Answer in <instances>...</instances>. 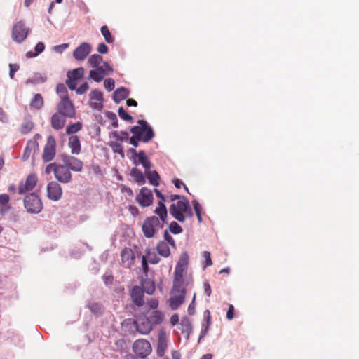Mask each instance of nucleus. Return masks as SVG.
Returning a JSON list of instances; mask_svg holds the SVG:
<instances>
[{
  "instance_id": "7c9ffc66",
  "label": "nucleus",
  "mask_w": 359,
  "mask_h": 359,
  "mask_svg": "<svg viewBox=\"0 0 359 359\" xmlns=\"http://www.w3.org/2000/svg\"><path fill=\"white\" fill-rule=\"evenodd\" d=\"M65 123V120L62 118L57 113L54 114L51 117V126L57 130L62 129Z\"/></svg>"
},
{
  "instance_id": "20e7f679",
  "label": "nucleus",
  "mask_w": 359,
  "mask_h": 359,
  "mask_svg": "<svg viewBox=\"0 0 359 359\" xmlns=\"http://www.w3.org/2000/svg\"><path fill=\"white\" fill-rule=\"evenodd\" d=\"M57 111L58 114L63 117L71 118L75 117L76 111L68 95L62 97L61 100L57 104Z\"/></svg>"
},
{
  "instance_id": "09e8293b",
  "label": "nucleus",
  "mask_w": 359,
  "mask_h": 359,
  "mask_svg": "<svg viewBox=\"0 0 359 359\" xmlns=\"http://www.w3.org/2000/svg\"><path fill=\"white\" fill-rule=\"evenodd\" d=\"M163 238L164 241H165L168 245H170L173 248H176V243L174 240V238L172 237V236L169 233L168 230H165L163 232Z\"/></svg>"
},
{
  "instance_id": "8fccbe9b",
  "label": "nucleus",
  "mask_w": 359,
  "mask_h": 359,
  "mask_svg": "<svg viewBox=\"0 0 359 359\" xmlns=\"http://www.w3.org/2000/svg\"><path fill=\"white\" fill-rule=\"evenodd\" d=\"M165 203V201H164V200L159 201L158 202V206L154 210L155 214L163 213V212H165L166 214V212H168V210H167Z\"/></svg>"
},
{
  "instance_id": "0e129e2a",
  "label": "nucleus",
  "mask_w": 359,
  "mask_h": 359,
  "mask_svg": "<svg viewBox=\"0 0 359 359\" xmlns=\"http://www.w3.org/2000/svg\"><path fill=\"white\" fill-rule=\"evenodd\" d=\"M203 320L205 321V325L210 326L211 325V315L209 310L206 309L203 313Z\"/></svg>"
},
{
  "instance_id": "b1692460",
  "label": "nucleus",
  "mask_w": 359,
  "mask_h": 359,
  "mask_svg": "<svg viewBox=\"0 0 359 359\" xmlns=\"http://www.w3.org/2000/svg\"><path fill=\"white\" fill-rule=\"evenodd\" d=\"M68 146L73 154H79L81 152V142L77 135H71L69 137Z\"/></svg>"
},
{
  "instance_id": "c756f323",
  "label": "nucleus",
  "mask_w": 359,
  "mask_h": 359,
  "mask_svg": "<svg viewBox=\"0 0 359 359\" xmlns=\"http://www.w3.org/2000/svg\"><path fill=\"white\" fill-rule=\"evenodd\" d=\"M47 77L45 74H42L39 72H35L33 74L32 78H29L26 80L25 83L27 85L28 84H39V83H43L46 81Z\"/></svg>"
},
{
  "instance_id": "4d7b16f0",
  "label": "nucleus",
  "mask_w": 359,
  "mask_h": 359,
  "mask_svg": "<svg viewBox=\"0 0 359 359\" xmlns=\"http://www.w3.org/2000/svg\"><path fill=\"white\" fill-rule=\"evenodd\" d=\"M19 68L20 66L18 64H9V76L11 79L14 78L15 74L18 71Z\"/></svg>"
},
{
  "instance_id": "412c9836",
  "label": "nucleus",
  "mask_w": 359,
  "mask_h": 359,
  "mask_svg": "<svg viewBox=\"0 0 359 359\" xmlns=\"http://www.w3.org/2000/svg\"><path fill=\"white\" fill-rule=\"evenodd\" d=\"M130 95V90L126 87L118 88L113 93V100L116 104H119Z\"/></svg>"
},
{
  "instance_id": "4c0bfd02",
  "label": "nucleus",
  "mask_w": 359,
  "mask_h": 359,
  "mask_svg": "<svg viewBox=\"0 0 359 359\" xmlns=\"http://www.w3.org/2000/svg\"><path fill=\"white\" fill-rule=\"evenodd\" d=\"M83 74L84 69L83 67H78L69 71L67 75L71 76L72 79L78 80L83 78Z\"/></svg>"
},
{
  "instance_id": "e2e57ef3",
  "label": "nucleus",
  "mask_w": 359,
  "mask_h": 359,
  "mask_svg": "<svg viewBox=\"0 0 359 359\" xmlns=\"http://www.w3.org/2000/svg\"><path fill=\"white\" fill-rule=\"evenodd\" d=\"M97 50L100 54H107L109 51V48L104 43H100L98 44Z\"/></svg>"
},
{
  "instance_id": "cd10ccee",
  "label": "nucleus",
  "mask_w": 359,
  "mask_h": 359,
  "mask_svg": "<svg viewBox=\"0 0 359 359\" xmlns=\"http://www.w3.org/2000/svg\"><path fill=\"white\" fill-rule=\"evenodd\" d=\"M146 318L149 320L152 325H159L163 322L164 319V315L162 311L159 310H154L151 312L149 316Z\"/></svg>"
},
{
  "instance_id": "aec40b11",
  "label": "nucleus",
  "mask_w": 359,
  "mask_h": 359,
  "mask_svg": "<svg viewBox=\"0 0 359 359\" xmlns=\"http://www.w3.org/2000/svg\"><path fill=\"white\" fill-rule=\"evenodd\" d=\"M180 325V330H181L182 333L186 334V338L188 339L189 338L190 334L193 330L191 320L187 316H184L182 318Z\"/></svg>"
},
{
  "instance_id": "ddd939ff",
  "label": "nucleus",
  "mask_w": 359,
  "mask_h": 359,
  "mask_svg": "<svg viewBox=\"0 0 359 359\" xmlns=\"http://www.w3.org/2000/svg\"><path fill=\"white\" fill-rule=\"evenodd\" d=\"M91 49L89 43L83 42L74 50L73 56L76 60H83L90 54Z\"/></svg>"
},
{
  "instance_id": "603ef678",
  "label": "nucleus",
  "mask_w": 359,
  "mask_h": 359,
  "mask_svg": "<svg viewBox=\"0 0 359 359\" xmlns=\"http://www.w3.org/2000/svg\"><path fill=\"white\" fill-rule=\"evenodd\" d=\"M67 76V79L66 80V84L68 86V88L71 90H76V80L72 79V76L69 75Z\"/></svg>"
},
{
  "instance_id": "3c124183",
  "label": "nucleus",
  "mask_w": 359,
  "mask_h": 359,
  "mask_svg": "<svg viewBox=\"0 0 359 359\" xmlns=\"http://www.w3.org/2000/svg\"><path fill=\"white\" fill-rule=\"evenodd\" d=\"M104 86L108 91H111L115 87V81L111 78H107L104 81Z\"/></svg>"
},
{
  "instance_id": "1a4fd4ad",
  "label": "nucleus",
  "mask_w": 359,
  "mask_h": 359,
  "mask_svg": "<svg viewBox=\"0 0 359 359\" xmlns=\"http://www.w3.org/2000/svg\"><path fill=\"white\" fill-rule=\"evenodd\" d=\"M130 131L133 134V135H137V137H142L143 142H149L155 136L154 130L150 129L148 127L144 128L143 127H139L138 126H134L130 128Z\"/></svg>"
},
{
  "instance_id": "f8f14e48",
  "label": "nucleus",
  "mask_w": 359,
  "mask_h": 359,
  "mask_svg": "<svg viewBox=\"0 0 359 359\" xmlns=\"http://www.w3.org/2000/svg\"><path fill=\"white\" fill-rule=\"evenodd\" d=\"M62 194L61 186L55 181L48 182L47 185V196L49 199L57 201H59Z\"/></svg>"
},
{
  "instance_id": "69168bd1",
  "label": "nucleus",
  "mask_w": 359,
  "mask_h": 359,
  "mask_svg": "<svg viewBox=\"0 0 359 359\" xmlns=\"http://www.w3.org/2000/svg\"><path fill=\"white\" fill-rule=\"evenodd\" d=\"M195 298H196V295L194 294V297H193V299L191 301V302L189 304V306H188V309H187V311H188V313L191 316H193L196 313V309H195Z\"/></svg>"
},
{
  "instance_id": "423d86ee",
  "label": "nucleus",
  "mask_w": 359,
  "mask_h": 359,
  "mask_svg": "<svg viewBox=\"0 0 359 359\" xmlns=\"http://www.w3.org/2000/svg\"><path fill=\"white\" fill-rule=\"evenodd\" d=\"M56 152V142L53 135H49L47 138L46 144H45L43 152L42 154V159L45 163L52 161Z\"/></svg>"
},
{
  "instance_id": "4be33fe9",
  "label": "nucleus",
  "mask_w": 359,
  "mask_h": 359,
  "mask_svg": "<svg viewBox=\"0 0 359 359\" xmlns=\"http://www.w3.org/2000/svg\"><path fill=\"white\" fill-rule=\"evenodd\" d=\"M140 281V287L143 292L149 295L153 294L156 289L154 280L149 278H142Z\"/></svg>"
},
{
  "instance_id": "39448f33",
  "label": "nucleus",
  "mask_w": 359,
  "mask_h": 359,
  "mask_svg": "<svg viewBox=\"0 0 359 359\" xmlns=\"http://www.w3.org/2000/svg\"><path fill=\"white\" fill-rule=\"evenodd\" d=\"M29 34V29L22 21H19L13 25L12 29V39L18 43L25 41Z\"/></svg>"
},
{
  "instance_id": "49530a36",
  "label": "nucleus",
  "mask_w": 359,
  "mask_h": 359,
  "mask_svg": "<svg viewBox=\"0 0 359 359\" xmlns=\"http://www.w3.org/2000/svg\"><path fill=\"white\" fill-rule=\"evenodd\" d=\"M118 114L119 117L126 121L132 122L133 121V118L131 115L128 114L123 107H120L118 109Z\"/></svg>"
},
{
  "instance_id": "dca6fc26",
  "label": "nucleus",
  "mask_w": 359,
  "mask_h": 359,
  "mask_svg": "<svg viewBox=\"0 0 359 359\" xmlns=\"http://www.w3.org/2000/svg\"><path fill=\"white\" fill-rule=\"evenodd\" d=\"M175 292L180 293L179 295H175L170 299V306L172 310H177L185 300L186 289L174 290Z\"/></svg>"
},
{
  "instance_id": "37998d69",
  "label": "nucleus",
  "mask_w": 359,
  "mask_h": 359,
  "mask_svg": "<svg viewBox=\"0 0 359 359\" xmlns=\"http://www.w3.org/2000/svg\"><path fill=\"white\" fill-rule=\"evenodd\" d=\"M88 308L95 315L99 316L102 313V305L99 303H89L88 304Z\"/></svg>"
},
{
  "instance_id": "6e6d98bb",
  "label": "nucleus",
  "mask_w": 359,
  "mask_h": 359,
  "mask_svg": "<svg viewBox=\"0 0 359 359\" xmlns=\"http://www.w3.org/2000/svg\"><path fill=\"white\" fill-rule=\"evenodd\" d=\"M203 257L205 258V264L203 268L205 269L208 266H210L212 264V262L210 257V252L208 251L203 252Z\"/></svg>"
},
{
  "instance_id": "e433bc0d",
  "label": "nucleus",
  "mask_w": 359,
  "mask_h": 359,
  "mask_svg": "<svg viewBox=\"0 0 359 359\" xmlns=\"http://www.w3.org/2000/svg\"><path fill=\"white\" fill-rule=\"evenodd\" d=\"M82 129V123L77 121L74 123L68 125L66 128V133L67 135L74 134Z\"/></svg>"
},
{
  "instance_id": "393cba45",
  "label": "nucleus",
  "mask_w": 359,
  "mask_h": 359,
  "mask_svg": "<svg viewBox=\"0 0 359 359\" xmlns=\"http://www.w3.org/2000/svg\"><path fill=\"white\" fill-rule=\"evenodd\" d=\"M121 260L123 264H126L128 266H130L135 259L134 252L130 248H125L121 254Z\"/></svg>"
},
{
  "instance_id": "4468645a",
  "label": "nucleus",
  "mask_w": 359,
  "mask_h": 359,
  "mask_svg": "<svg viewBox=\"0 0 359 359\" xmlns=\"http://www.w3.org/2000/svg\"><path fill=\"white\" fill-rule=\"evenodd\" d=\"M134 325L136 330L142 334H148L152 330V325L146 317L141 318L135 321Z\"/></svg>"
},
{
  "instance_id": "338daca9",
  "label": "nucleus",
  "mask_w": 359,
  "mask_h": 359,
  "mask_svg": "<svg viewBox=\"0 0 359 359\" xmlns=\"http://www.w3.org/2000/svg\"><path fill=\"white\" fill-rule=\"evenodd\" d=\"M234 306L232 304H229L226 312V318L228 320H231L234 318Z\"/></svg>"
},
{
  "instance_id": "bb28decb",
  "label": "nucleus",
  "mask_w": 359,
  "mask_h": 359,
  "mask_svg": "<svg viewBox=\"0 0 359 359\" xmlns=\"http://www.w3.org/2000/svg\"><path fill=\"white\" fill-rule=\"evenodd\" d=\"M144 175L147 178L149 182L155 187H158L160 184V175L156 170H146Z\"/></svg>"
},
{
  "instance_id": "052dcab7",
  "label": "nucleus",
  "mask_w": 359,
  "mask_h": 359,
  "mask_svg": "<svg viewBox=\"0 0 359 359\" xmlns=\"http://www.w3.org/2000/svg\"><path fill=\"white\" fill-rule=\"evenodd\" d=\"M89 88V85L87 82L83 83L78 88H76V93L79 95L84 94Z\"/></svg>"
},
{
  "instance_id": "bf43d9fd",
  "label": "nucleus",
  "mask_w": 359,
  "mask_h": 359,
  "mask_svg": "<svg viewBox=\"0 0 359 359\" xmlns=\"http://www.w3.org/2000/svg\"><path fill=\"white\" fill-rule=\"evenodd\" d=\"M69 46L68 43H62L53 46V50L57 53H62Z\"/></svg>"
},
{
  "instance_id": "de8ad7c7",
  "label": "nucleus",
  "mask_w": 359,
  "mask_h": 359,
  "mask_svg": "<svg viewBox=\"0 0 359 359\" xmlns=\"http://www.w3.org/2000/svg\"><path fill=\"white\" fill-rule=\"evenodd\" d=\"M88 79H93L97 83H100L104 79V77H102V76L97 72L96 69H92L89 72Z\"/></svg>"
},
{
  "instance_id": "a19ab883",
  "label": "nucleus",
  "mask_w": 359,
  "mask_h": 359,
  "mask_svg": "<svg viewBox=\"0 0 359 359\" xmlns=\"http://www.w3.org/2000/svg\"><path fill=\"white\" fill-rule=\"evenodd\" d=\"M150 255H151V249L148 248L145 250V255H144L142 258V270H143V272L146 274L149 271L148 263H149V262L147 257H148V256H150Z\"/></svg>"
},
{
  "instance_id": "680f3d73",
  "label": "nucleus",
  "mask_w": 359,
  "mask_h": 359,
  "mask_svg": "<svg viewBox=\"0 0 359 359\" xmlns=\"http://www.w3.org/2000/svg\"><path fill=\"white\" fill-rule=\"evenodd\" d=\"M209 326L205 325V324L202 325V329L201 331V334L198 337V343H200L201 340L207 335L208 331H209Z\"/></svg>"
},
{
  "instance_id": "a878e982",
  "label": "nucleus",
  "mask_w": 359,
  "mask_h": 359,
  "mask_svg": "<svg viewBox=\"0 0 359 359\" xmlns=\"http://www.w3.org/2000/svg\"><path fill=\"white\" fill-rule=\"evenodd\" d=\"M137 165L141 164L144 168V170L151 168L152 163L149 160L144 151L141 150L138 151V155L136 156Z\"/></svg>"
},
{
  "instance_id": "f3484780",
  "label": "nucleus",
  "mask_w": 359,
  "mask_h": 359,
  "mask_svg": "<svg viewBox=\"0 0 359 359\" xmlns=\"http://www.w3.org/2000/svg\"><path fill=\"white\" fill-rule=\"evenodd\" d=\"M168 347L166 333L163 330H161L158 333V344L156 348V354L159 357H163Z\"/></svg>"
},
{
  "instance_id": "c9c22d12",
  "label": "nucleus",
  "mask_w": 359,
  "mask_h": 359,
  "mask_svg": "<svg viewBox=\"0 0 359 359\" xmlns=\"http://www.w3.org/2000/svg\"><path fill=\"white\" fill-rule=\"evenodd\" d=\"M100 32L107 43H111L114 41V37L112 36L107 25L102 26Z\"/></svg>"
},
{
  "instance_id": "72a5a7b5",
  "label": "nucleus",
  "mask_w": 359,
  "mask_h": 359,
  "mask_svg": "<svg viewBox=\"0 0 359 359\" xmlns=\"http://www.w3.org/2000/svg\"><path fill=\"white\" fill-rule=\"evenodd\" d=\"M45 50V44L43 42H38L35 47H34V51H28L26 53V57L27 58H32L37 57L41 53H43Z\"/></svg>"
},
{
  "instance_id": "c03bdc74",
  "label": "nucleus",
  "mask_w": 359,
  "mask_h": 359,
  "mask_svg": "<svg viewBox=\"0 0 359 359\" xmlns=\"http://www.w3.org/2000/svg\"><path fill=\"white\" fill-rule=\"evenodd\" d=\"M105 116L111 121V126L114 128H118V118L116 116V114L112 111H104Z\"/></svg>"
},
{
  "instance_id": "7ed1b4c3",
  "label": "nucleus",
  "mask_w": 359,
  "mask_h": 359,
  "mask_svg": "<svg viewBox=\"0 0 359 359\" xmlns=\"http://www.w3.org/2000/svg\"><path fill=\"white\" fill-rule=\"evenodd\" d=\"M190 205L189 200L184 196L177 203H172L169 208L170 214L180 222H184L186 217L182 214L183 210Z\"/></svg>"
},
{
  "instance_id": "6e6552de",
  "label": "nucleus",
  "mask_w": 359,
  "mask_h": 359,
  "mask_svg": "<svg viewBox=\"0 0 359 359\" xmlns=\"http://www.w3.org/2000/svg\"><path fill=\"white\" fill-rule=\"evenodd\" d=\"M62 159L64 165L71 171L81 172L83 169V163L79 158L69 155H62Z\"/></svg>"
},
{
  "instance_id": "2eb2a0df",
  "label": "nucleus",
  "mask_w": 359,
  "mask_h": 359,
  "mask_svg": "<svg viewBox=\"0 0 359 359\" xmlns=\"http://www.w3.org/2000/svg\"><path fill=\"white\" fill-rule=\"evenodd\" d=\"M89 97L91 100H97L99 102H90V107L98 110H101L103 108L104 97L103 93L97 89L93 90L90 94Z\"/></svg>"
},
{
  "instance_id": "9b49d317",
  "label": "nucleus",
  "mask_w": 359,
  "mask_h": 359,
  "mask_svg": "<svg viewBox=\"0 0 359 359\" xmlns=\"http://www.w3.org/2000/svg\"><path fill=\"white\" fill-rule=\"evenodd\" d=\"M54 176L55 179L63 184H67L72 180V173L70 170L63 164H59L55 170Z\"/></svg>"
},
{
  "instance_id": "0eeeda50",
  "label": "nucleus",
  "mask_w": 359,
  "mask_h": 359,
  "mask_svg": "<svg viewBox=\"0 0 359 359\" xmlns=\"http://www.w3.org/2000/svg\"><path fill=\"white\" fill-rule=\"evenodd\" d=\"M136 201L142 208L150 206L153 203L154 196L147 187H142L136 196Z\"/></svg>"
},
{
  "instance_id": "864d4df0",
  "label": "nucleus",
  "mask_w": 359,
  "mask_h": 359,
  "mask_svg": "<svg viewBox=\"0 0 359 359\" xmlns=\"http://www.w3.org/2000/svg\"><path fill=\"white\" fill-rule=\"evenodd\" d=\"M56 92L60 96L68 95L67 89L64 83H58L56 86Z\"/></svg>"
},
{
  "instance_id": "5701e85b",
  "label": "nucleus",
  "mask_w": 359,
  "mask_h": 359,
  "mask_svg": "<svg viewBox=\"0 0 359 359\" xmlns=\"http://www.w3.org/2000/svg\"><path fill=\"white\" fill-rule=\"evenodd\" d=\"M186 271L183 269L175 268L174 272L173 279V290L182 289V285L184 283L183 274Z\"/></svg>"
},
{
  "instance_id": "c85d7f7f",
  "label": "nucleus",
  "mask_w": 359,
  "mask_h": 359,
  "mask_svg": "<svg viewBox=\"0 0 359 359\" xmlns=\"http://www.w3.org/2000/svg\"><path fill=\"white\" fill-rule=\"evenodd\" d=\"M158 254L163 257H168L170 255V250L168 243L164 241H160L156 246Z\"/></svg>"
},
{
  "instance_id": "ea45409f",
  "label": "nucleus",
  "mask_w": 359,
  "mask_h": 359,
  "mask_svg": "<svg viewBox=\"0 0 359 359\" xmlns=\"http://www.w3.org/2000/svg\"><path fill=\"white\" fill-rule=\"evenodd\" d=\"M109 146L112 149V151L115 154H120L122 157L124 156L123 146L118 142L111 141L109 142Z\"/></svg>"
},
{
  "instance_id": "f257e3e1",
  "label": "nucleus",
  "mask_w": 359,
  "mask_h": 359,
  "mask_svg": "<svg viewBox=\"0 0 359 359\" xmlns=\"http://www.w3.org/2000/svg\"><path fill=\"white\" fill-rule=\"evenodd\" d=\"M161 229H163V224L159 222V219L154 215L147 217L142 226L144 236L147 238H153L156 232Z\"/></svg>"
},
{
  "instance_id": "6ab92c4d",
  "label": "nucleus",
  "mask_w": 359,
  "mask_h": 359,
  "mask_svg": "<svg viewBox=\"0 0 359 359\" xmlns=\"http://www.w3.org/2000/svg\"><path fill=\"white\" fill-rule=\"evenodd\" d=\"M143 293L144 292L142 287L137 285H135L131 290L130 296L133 299V302L138 307L144 304Z\"/></svg>"
},
{
  "instance_id": "a18cd8bd",
  "label": "nucleus",
  "mask_w": 359,
  "mask_h": 359,
  "mask_svg": "<svg viewBox=\"0 0 359 359\" xmlns=\"http://www.w3.org/2000/svg\"><path fill=\"white\" fill-rule=\"evenodd\" d=\"M102 62V57L98 54L92 55L88 59V62L94 68L99 66L100 63Z\"/></svg>"
},
{
  "instance_id": "f03ea898",
  "label": "nucleus",
  "mask_w": 359,
  "mask_h": 359,
  "mask_svg": "<svg viewBox=\"0 0 359 359\" xmlns=\"http://www.w3.org/2000/svg\"><path fill=\"white\" fill-rule=\"evenodd\" d=\"M23 202L27 212L30 214H38L43 209L42 201L35 193H30L26 195Z\"/></svg>"
},
{
  "instance_id": "2f4dec72",
  "label": "nucleus",
  "mask_w": 359,
  "mask_h": 359,
  "mask_svg": "<svg viewBox=\"0 0 359 359\" xmlns=\"http://www.w3.org/2000/svg\"><path fill=\"white\" fill-rule=\"evenodd\" d=\"M130 175L134 177L135 182L139 184L142 185L146 182L145 177L142 172L137 168H133L130 170Z\"/></svg>"
},
{
  "instance_id": "473e14b6",
  "label": "nucleus",
  "mask_w": 359,
  "mask_h": 359,
  "mask_svg": "<svg viewBox=\"0 0 359 359\" xmlns=\"http://www.w3.org/2000/svg\"><path fill=\"white\" fill-rule=\"evenodd\" d=\"M189 257L187 252L184 251L180 254L179 260L176 264L175 268L177 269H183L187 271L188 265H189Z\"/></svg>"
},
{
  "instance_id": "13d9d810",
  "label": "nucleus",
  "mask_w": 359,
  "mask_h": 359,
  "mask_svg": "<svg viewBox=\"0 0 359 359\" xmlns=\"http://www.w3.org/2000/svg\"><path fill=\"white\" fill-rule=\"evenodd\" d=\"M142 142V137H137V135H133L129 138V143L135 147H137L139 142Z\"/></svg>"
},
{
  "instance_id": "f704fd0d",
  "label": "nucleus",
  "mask_w": 359,
  "mask_h": 359,
  "mask_svg": "<svg viewBox=\"0 0 359 359\" xmlns=\"http://www.w3.org/2000/svg\"><path fill=\"white\" fill-rule=\"evenodd\" d=\"M43 104L44 102L43 97L41 94L37 93L35 94L34 97L32 99L29 105L31 108L39 110L43 106Z\"/></svg>"
},
{
  "instance_id": "79ce46f5",
  "label": "nucleus",
  "mask_w": 359,
  "mask_h": 359,
  "mask_svg": "<svg viewBox=\"0 0 359 359\" xmlns=\"http://www.w3.org/2000/svg\"><path fill=\"white\" fill-rule=\"evenodd\" d=\"M168 229L169 231L175 235L180 234L183 231L182 226L175 221H172L168 224Z\"/></svg>"
},
{
  "instance_id": "774afa93",
  "label": "nucleus",
  "mask_w": 359,
  "mask_h": 359,
  "mask_svg": "<svg viewBox=\"0 0 359 359\" xmlns=\"http://www.w3.org/2000/svg\"><path fill=\"white\" fill-rule=\"evenodd\" d=\"M148 257H149L148 259L149 262L151 264H156L159 263L161 261V258L158 256H157L155 253H154L152 255L151 254L150 256H148Z\"/></svg>"
},
{
  "instance_id": "58836bf2",
  "label": "nucleus",
  "mask_w": 359,
  "mask_h": 359,
  "mask_svg": "<svg viewBox=\"0 0 359 359\" xmlns=\"http://www.w3.org/2000/svg\"><path fill=\"white\" fill-rule=\"evenodd\" d=\"M33 128H34V123L32 121L28 120L22 123L20 128V132L22 135H26V134H28L29 133H30L32 131V130L33 129Z\"/></svg>"
},
{
  "instance_id": "a211bd4d",
  "label": "nucleus",
  "mask_w": 359,
  "mask_h": 359,
  "mask_svg": "<svg viewBox=\"0 0 359 359\" xmlns=\"http://www.w3.org/2000/svg\"><path fill=\"white\" fill-rule=\"evenodd\" d=\"M39 151V143L36 140H28L23 154L20 157L22 161H26L31 156L32 152L34 154Z\"/></svg>"
},
{
  "instance_id": "9d476101",
  "label": "nucleus",
  "mask_w": 359,
  "mask_h": 359,
  "mask_svg": "<svg viewBox=\"0 0 359 359\" xmlns=\"http://www.w3.org/2000/svg\"><path fill=\"white\" fill-rule=\"evenodd\" d=\"M38 181L37 176L35 173H30L27 175L26 181L24 183L20 182L18 186V193L24 194L28 191H32L36 185Z\"/></svg>"
},
{
  "instance_id": "5fc2aeb1",
  "label": "nucleus",
  "mask_w": 359,
  "mask_h": 359,
  "mask_svg": "<svg viewBox=\"0 0 359 359\" xmlns=\"http://www.w3.org/2000/svg\"><path fill=\"white\" fill-rule=\"evenodd\" d=\"M102 280L104 281L106 286H111L114 281V276L111 274H104L102 276Z\"/></svg>"
}]
</instances>
